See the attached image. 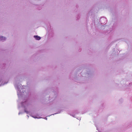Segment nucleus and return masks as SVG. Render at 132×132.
<instances>
[{"instance_id":"423d86ee","label":"nucleus","mask_w":132,"mask_h":132,"mask_svg":"<svg viewBox=\"0 0 132 132\" xmlns=\"http://www.w3.org/2000/svg\"><path fill=\"white\" fill-rule=\"evenodd\" d=\"M46 119H47V118H46Z\"/></svg>"},{"instance_id":"7ed1b4c3","label":"nucleus","mask_w":132,"mask_h":132,"mask_svg":"<svg viewBox=\"0 0 132 132\" xmlns=\"http://www.w3.org/2000/svg\"><path fill=\"white\" fill-rule=\"evenodd\" d=\"M34 37L36 39L38 40H39L41 39V37L38 36H34Z\"/></svg>"},{"instance_id":"39448f33","label":"nucleus","mask_w":132,"mask_h":132,"mask_svg":"<svg viewBox=\"0 0 132 132\" xmlns=\"http://www.w3.org/2000/svg\"><path fill=\"white\" fill-rule=\"evenodd\" d=\"M20 114V113H19V114Z\"/></svg>"},{"instance_id":"20e7f679","label":"nucleus","mask_w":132,"mask_h":132,"mask_svg":"<svg viewBox=\"0 0 132 132\" xmlns=\"http://www.w3.org/2000/svg\"><path fill=\"white\" fill-rule=\"evenodd\" d=\"M6 39L5 37L2 36H0V40L3 41Z\"/></svg>"},{"instance_id":"f03ea898","label":"nucleus","mask_w":132,"mask_h":132,"mask_svg":"<svg viewBox=\"0 0 132 132\" xmlns=\"http://www.w3.org/2000/svg\"><path fill=\"white\" fill-rule=\"evenodd\" d=\"M15 86L17 90L18 95L19 97V98L22 96V93H23L22 92V91L23 90L22 88L23 86H22L21 85H19L18 86L16 85H15Z\"/></svg>"},{"instance_id":"f257e3e1","label":"nucleus","mask_w":132,"mask_h":132,"mask_svg":"<svg viewBox=\"0 0 132 132\" xmlns=\"http://www.w3.org/2000/svg\"><path fill=\"white\" fill-rule=\"evenodd\" d=\"M22 105L24 108V111L27 114H29L32 117L35 118H39L40 117L39 116H36L33 115L29 111H28L27 109H29V106L27 102L26 101L23 102L22 103Z\"/></svg>"}]
</instances>
